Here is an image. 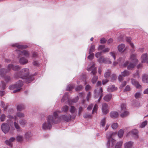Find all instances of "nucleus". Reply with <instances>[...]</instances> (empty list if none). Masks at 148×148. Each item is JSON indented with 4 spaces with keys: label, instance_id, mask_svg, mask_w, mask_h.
<instances>
[{
    "label": "nucleus",
    "instance_id": "2f4dec72",
    "mask_svg": "<svg viewBox=\"0 0 148 148\" xmlns=\"http://www.w3.org/2000/svg\"><path fill=\"white\" fill-rule=\"evenodd\" d=\"M111 74V71L109 70H107L104 73V77L106 78H108Z\"/></svg>",
    "mask_w": 148,
    "mask_h": 148
},
{
    "label": "nucleus",
    "instance_id": "9b49d317",
    "mask_svg": "<svg viewBox=\"0 0 148 148\" xmlns=\"http://www.w3.org/2000/svg\"><path fill=\"white\" fill-rule=\"evenodd\" d=\"M116 140L113 138H110L107 141V147L108 148L112 147L115 144Z\"/></svg>",
    "mask_w": 148,
    "mask_h": 148
},
{
    "label": "nucleus",
    "instance_id": "f257e3e1",
    "mask_svg": "<svg viewBox=\"0 0 148 148\" xmlns=\"http://www.w3.org/2000/svg\"><path fill=\"white\" fill-rule=\"evenodd\" d=\"M58 111L53 112V115H49L47 118V121L44 122L42 125V128L43 130H50L51 128L52 124L58 123V119L56 118Z\"/></svg>",
    "mask_w": 148,
    "mask_h": 148
},
{
    "label": "nucleus",
    "instance_id": "a18cd8bd",
    "mask_svg": "<svg viewBox=\"0 0 148 148\" xmlns=\"http://www.w3.org/2000/svg\"><path fill=\"white\" fill-rule=\"evenodd\" d=\"M11 79V77L9 76L6 75L4 77V80L7 82H9Z\"/></svg>",
    "mask_w": 148,
    "mask_h": 148
},
{
    "label": "nucleus",
    "instance_id": "6e6552de",
    "mask_svg": "<svg viewBox=\"0 0 148 148\" xmlns=\"http://www.w3.org/2000/svg\"><path fill=\"white\" fill-rule=\"evenodd\" d=\"M8 68L9 69L10 71L11 70L14 71H18L21 69V67L18 65H14L13 64H10L8 66Z\"/></svg>",
    "mask_w": 148,
    "mask_h": 148
},
{
    "label": "nucleus",
    "instance_id": "cd10ccee",
    "mask_svg": "<svg viewBox=\"0 0 148 148\" xmlns=\"http://www.w3.org/2000/svg\"><path fill=\"white\" fill-rule=\"evenodd\" d=\"M132 145V143L131 141H129L126 143L124 144L125 148H131Z\"/></svg>",
    "mask_w": 148,
    "mask_h": 148
},
{
    "label": "nucleus",
    "instance_id": "4d7b16f0",
    "mask_svg": "<svg viewBox=\"0 0 148 148\" xmlns=\"http://www.w3.org/2000/svg\"><path fill=\"white\" fill-rule=\"evenodd\" d=\"M141 95V93L140 92H136L135 94V97L137 99L139 98Z\"/></svg>",
    "mask_w": 148,
    "mask_h": 148
},
{
    "label": "nucleus",
    "instance_id": "7c9ffc66",
    "mask_svg": "<svg viewBox=\"0 0 148 148\" xmlns=\"http://www.w3.org/2000/svg\"><path fill=\"white\" fill-rule=\"evenodd\" d=\"M106 117L103 118L101 120L100 123L101 127H104L105 126L106 123Z\"/></svg>",
    "mask_w": 148,
    "mask_h": 148
},
{
    "label": "nucleus",
    "instance_id": "774afa93",
    "mask_svg": "<svg viewBox=\"0 0 148 148\" xmlns=\"http://www.w3.org/2000/svg\"><path fill=\"white\" fill-rule=\"evenodd\" d=\"M23 106L21 105H18L17 106V110L18 111H21L23 109Z\"/></svg>",
    "mask_w": 148,
    "mask_h": 148
},
{
    "label": "nucleus",
    "instance_id": "72a5a7b5",
    "mask_svg": "<svg viewBox=\"0 0 148 148\" xmlns=\"http://www.w3.org/2000/svg\"><path fill=\"white\" fill-rule=\"evenodd\" d=\"M126 41L130 44L131 47L133 48H134V46L133 44L131 42L130 37H126Z\"/></svg>",
    "mask_w": 148,
    "mask_h": 148
},
{
    "label": "nucleus",
    "instance_id": "c756f323",
    "mask_svg": "<svg viewBox=\"0 0 148 148\" xmlns=\"http://www.w3.org/2000/svg\"><path fill=\"white\" fill-rule=\"evenodd\" d=\"M27 60L24 58H22L19 60V62L21 64H24L27 63Z\"/></svg>",
    "mask_w": 148,
    "mask_h": 148
},
{
    "label": "nucleus",
    "instance_id": "bb28decb",
    "mask_svg": "<svg viewBox=\"0 0 148 148\" xmlns=\"http://www.w3.org/2000/svg\"><path fill=\"white\" fill-rule=\"evenodd\" d=\"M142 80L144 83H148V75L147 74H144L143 75Z\"/></svg>",
    "mask_w": 148,
    "mask_h": 148
},
{
    "label": "nucleus",
    "instance_id": "680f3d73",
    "mask_svg": "<svg viewBox=\"0 0 148 148\" xmlns=\"http://www.w3.org/2000/svg\"><path fill=\"white\" fill-rule=\"evenodd\" d=\"M102 53V52H97L95 55V56L96 58H98V59H99V58L101 56V53Z\"/></svg>",
    "mask_w": 148,
    "mask_h": 148
},
{
    "label": "nucleus",
    "instance_id": "37998d69",
    "mask_svg": "<svg viewBox=\"0 0 148 148\" xmlns=\"http://www.w3.org/2000/svg\"><path fill=\"white\" fill-rule=\"evenodd\" d=\"M113 133L112 132H108L106 134L108 140L110 138H111Z\"/></svg>",
    "mask_w": 148,
    "mask_h": 148
},
{
    "label": "nucleus",
    "instance_id": "13d9d810",
    "mask_svg": "<svg viewBox=\"0 0 148 148\" xmlns=\"http://www.w3.org/2000/svg\"><path fill=\"white\" fill-rule=\"evenodd\" d=\"M5 115L4 114H2L0 117L1 121V122L4 121L5 119Z\"/></svg>",
    "mask_w": 148,
    "mask_h": 148
},
{
    "label": "nucleus",
    "instance_id": "aec40b11",
    "mask_svg": "<svg viewBox=\"0 0 148 148\" xmlns=\"http://www.w3.org/2000/svg\"><path fill=\"white\" fill-rule=\"evenodd\" d=\"M110 115L112 118H114L118 116L119 114L117 112L113 111L110 113Z\"/></svg>",
    "mask_w": 148,
    "mask_h": 148
},
{
    "label": "nucleus",
    "instance_id": "a19ab883",
    "mask_svg": "<svg viewBox=\"0 0 148 148\" xmlns=\"http://www.w3.org/2000/svg\"><path fill=\"white\" fill-rule=\"evenodd\" d=\"M128 112L127 111H124V112L122 113L120 116L121 117L123 118L126 116L128 115Z\"/></svg>",
    "mask_w": 148,
    "mask_h": 148
},
{
    "label": "nucleus",
    "instance_id": "58836bf2",
    "mask_svg": "<svg viewBox=\"0 0 148 148\" xmlns=\"http://www.w3.org/2000/svg\"><path fill=\"white\" fill-rule=\"evenodd\" d=\"M27 121L24 119L21 120L19 121V123L21 126L24 127L26 124Z\"/></svg>",
    "mask_w": 148,
    "mask_h": 148
},
{
    "label": "nucleus",
    "instance_id": "c85d7f7f",
    "mask_svg": "<svg viewBox=\"0 0 148 148\" xmlns=\"http://www.w3.org/2000/svg\"><path fill=\"white\" fill-rule=\"evenodd\" d=\"M69 93L68 92L65 93L61 101L62 102H64L65 100H67L68 99Z\"/></svg>",
    "mask_w": 148,
    "mask_h": 148
},
{
    "label": "nucleus",
    "instance_id": "c9c22d12",
    "mask_svg": "<svg viewBox=\"0 0 148 148\" xmlns=\"http://www.w3.org/2000/svg\"><path fill=\"white\" fill-rule=\"evenodd\" d=\"M130 74L129 71L126 70L121 72V75L123 77L128 76L130 75Z\"/></svg>",
    "mask_w": 148,
    "mask_h": 148
},
{
    "label": "nucleus",
    "instance_id": "6ab92c4d",
    "mask_svg": "<svg viewBox=\"0 0 148 148\" xmlns=\"http://www.w3.org/2000/svg\"><path fill=\"white\" fill-rule=\"evenodd\" d=\"M136 55L135 54H132L131 55L130 59L134 63H137L138 62V60L136 58Z\"/></svg>",
    "mask_w": 148,
    "mask_h": 148
},
{
    "label": "nucleus",
    "instance_id": "1a4fd4ad",
    "mask_svg": "<svg viewBox=\"0 0 148 148\" xmlns=\"http://www.w3.org/2000/svg\"><path fill=\"white\" fill-rule=\"evenodd\" d=\"M92 65L90 67H88L87 70L88 71H91L93 75H95L97 73V69L95 67V65L94 62H92Z\"/></svg>",
    "mask_w": 148,
    "mask_h": 148
},
{
    "label": "nucleus",
    "instance_id": "603ef678",
    "mask_svg": "<svg viewBox=\"0 0 148 148\" xmlns=\"http://www.w3.org/2000/svg\"><path fill=\"white\" fill-rule=\"evenodd\" d=\"M118 126V124L116 123H112V125L111 127L113 129H115Z\"/></svg>",
    "mask_w": 148,
    "mask_h": 148
},
{
    "label": "nucleus",
    "instance_id": "ddd939ff",
    "mask_svg": "<svg viewBox=\"0 0 148 148\" xmlns=\"http://www.w3.org/2000/svg\"><path fill=\"white\" fill-rule=\"evenodd\" d=\"M69 111L72 114V119H75L76 115V109L75 107L73 106H71Z\"/></svg>",
    "mask_w": 148,
    "mask_h": 148
},
{
    "label": "nucleus",
    "instance_id": "8fccbe9b",
    "mask_svg": "<svg viewBox=\"0 0 148 148\" xmlns=\"http://www.w3.org/2000/svg\"><path fill=\"white\" fill-rule=\"evenodd\" d=\"M98 109V106L97 104H96L92 110V114H93L94 112H96Z\"/></svg>",
    "mask_w": 148,
    "mask_h": 148
},
{
    "label": "nucleus",
    "instance_id": "423d86ee",
    "mask_svg": "<svg viewBox=\"0 0 148 148\" xmlns=\"http://www.w3.org/2000/svg\"><path fill=\"white\" fill-rule=\"evenodd\" d=\"M98 62L100 63H104L105 64H110L112 62L110 59L108 58H104L103 56L99 57L98 60Z\"/></svg>",
    "mask_w": 148,
    "mask_h": 148
},
{
    "label": "nucleus",
    "instance_id": "412c9836",
    "mask_svg": "<svg viewBox=\"0 0 148 148\" xmlns=\"http://www.w3.org/2000/svg\"><path fill=\"white\" fill-rule=\"evenodd\" d=\"M116 89V88L114 86L111 85L108 87L107 90L108 92H110L114 91Z\"/></svg>",
    "mask_w": 148,
    "mask_h": 148
},
{
    "label": "nucleus",
    "instance_id": "7ed1b4c3",
    "mask_svg": "<svg viewBox=\"0 0 148 148\" xmlns=\"http://www.w3.org/2000/svg\"><path fill=\"white\" fill-rule=\"evenodd\" d=\"M23 85V84L22 81L21 80H19L18 81L16 84L10 86L9 88L10 90L16 88V89L14 90L13 91V93H15L20 91L21 89V87Z\"/></svg>",
    "mask_w": 148,
    "mask_h": 148
},
{
    "label": "nucleus",
    "instance_id": "6e6d98bb",
    "mask_svg": "<svg viewBox=\"0 0 148 148\" xmlns=\"http://www.w3.org/2000/svg\"><path fill=\"white\" fill-rule=\"evenodd\" d=\"M16 116L20 118H22L24 117V115L23 114L20 112H18L16 113Z\"/></svg>",
    "mask_w": 148,
    "mask_h": 148
},
{
    "label": "nucleus",
    "instance_id": "338daca9",
    "mask_svg": "<svg viewBox=\"0 0 148 148\" xmlns=\"http://www.w3.org/2000/svg\"><path fill=\"white\" fill-rule=\"evenodd\" d=\"M105 47L104 45H100L99 46L98 50L99 51L102 50Z\"/></svg>",
    "mask_w": 148,
    "mask_h": 148
},
{
    "label": "nucleus",
    "instance_id": "ea45409f",
    "mask_svg": "<svg viewBox=\"0 0 148 148\" xmlns=\"http://www.w3.org/2000/svg\"><path fill=\"white\" fill-rule=\"evenodd\" d=\"M74 86L73 84L69 85L67 86L66 90L70 91L74 88Z\"/></svg>",
    "mask_w": 148,
    "mask_h": 148
},
{
    "label": "nucleus",
    "instance_id": "bf43d9fd",
    "mask_svg": "<svg viewBox=\"0 0 148 148\" xmlns=\"http://www.w3.org/2000/svg\"><path fill=\"white\" fill-rule=\"evenodd\" d=\"M83 88V86L82 85H79L77 86L75 88V90L77 91L81 90Z\"/></svg>",
    "mask_w": 148,
    "mask_h": 148
},
{
    "label": "nucleus",
    "instance_id": "a211bd4d",
    "mask_svg": "<svg viewBox=\"0 0 148 148\" xmlns=\"http://www.w3.org/2000/svg\"><path fill=\"white\" fill-rule=\"evenodd\" d=\"M13 47H17L19 49H23L27 48V46L20 45L18 43L14 44L12 45Z\"/></svg>",
    "mask_w": 148,
    "mask_h": 148
},
{
    "label": "nucleus",
    "instance_id": "473e14b6",
    "mask_svg": "<svg viewBox=\"0 0 148 148\" xmlns=\"http://www.w3.org/2000/svg\"><path fill=\"white\" fill-rule=\"evenodd\" d=\"M16 138L17 141L21 142L23 140V136L22 135H18L17 136Z\"/></svg>",
    "mask_w": 148,
    "mask_h": 148
},
{
    "label": "nucleus",
    "instance_id": "49530a36",
    "mask_svg": "<svg viewBox=\"0 0 148 148\" xmlns=\"http://www.w3.org/2000/svg\"><path fill=\"white\" fill-rule=\"evenodd\" d=\"M125 60V57H123L120 58L118 60V61L117 63H120L121 64L122 63H123Z\"/></svg>",
    "mask_w": 148,
    "mask_h": 148
},
{
    "label": "nucleus",
    "instance_id": "864d4df0",
    "mask_svg": "<svg viewBox=\"0 0 148 148\" xmlns=\"http://www.w3.org/2000/svg\"><path fill=\"white\" fill-rule=\"evenodd\" d=\"M98 79V76H94L92 80V83L94 84L96 82Z\"/></svg>",
    "mask_w": 148,
    "mask_h": 148
},
{
    "label": "nucleus",
    "instance_id": "9d476101",
    "mask_svg": "<svg viewBox=\"0 0 148 148\" xmlns=\"http://www.w3.org/2000/svg\"><path fill=\"white\" fill-rule=\"evenodd\" d=\"M138 131L136 129H134L132 130L131 132H129L127 133V136H129L130 135L134 137L135 138L138 137Z\"/></svg>",
    "mask_w": 148,
    "mask_h": 148
},
{
    "label": "nucleus",
    "instance_id": "3c124183",
    "mask_svg": "<svg viewBox=\"0 0 148 148\" xmlns=\"http://www.w3.org/2000/svg\"><path fill=\"white\" fill-rule=\"evenodd\" d=\"M92 117L91 115L88 113H85L83 115V117L84 118H91Z\"/></svg>",
    "mask_w": 148,
    "mask_h": 148
},
{
    "label": "nucleus",
    "instance_id": "e433bc0d",
    "mask_svg": "<svg viewBox=\"0 0 148 148\" xmlns=\"http://www.w3.org/2000/svg\"><path fill=\"white\" fill-rule=\"evenodd\" d=\"M123 143V142L122 141L118 142L116 144L115 148H121Z\"/></svg>",
    "mask_w": 148,
    "mask_h": 148
},
{
    "label": "nucleus",
    "instance_id": "0eeeda50",
    "mask_svg": "<svg viewBox=\"0 0 148 148\" xmlns=\"http://www.w3.org/2000/svg\"><path fill=\"white\" fill-rule=\"evenodd\" d=\"M1 128L2 131L5 134L8 133L10 130V127L8 124L4 123L1 126Z\"/></svg>",
    "mask_w": 148,
    "mask_h": 148
},
{
    "label": "nucleus",
    "instance_id": "de8ad7c7",
    "mask_svg": "<svg viewBox=\"0 0 148 148\" xmlns=\"http://www.w3.org/2000/svg\"><path fill=\"white\" fill-rule=\"evenodd\" d=\"M95 49V47L94 45H92L89 51V54H90L94 52Z\"/></svg>",
    "mask_w": 148,
    "mask_h": 148
},
{
    "label": "nucleus",
    "instance_id": "39448f33",
    "mask_svg": "<svg viewBox=\"0 0 148 148\" xmlns=\"http://www.w3.org/2000/svg\"><path fill=\"white\" fill-rule=\"evenodd\" d=\"M102 92V88L101 87H97V88L94 90V96L95 98H97L99 96H100V97L98 100L99 102L100 101L101 97L103 96Z\"/></svg>",
    "mask_w": 148,
    "mask_h": 148
},
{
    "label": "nucleus",
    "instance_id": "4be33fe9",
    "mask_svg": "<svg viewBox=\"0 0 148 148\" xmlns=\"http://www.w3.org/2000/svg\"><path fill=\"white\" fill-rule=\"evenodd\" d=\"M125 45L123 44H121L119 45L118 47V49L120 52H123L125 49Z\"/></svg>",
    "mask_w": 148,
    "mask_h": 148
},
{
    "label": "nucleus",
    "instance_id": "5701e85b",
    "mask_svg": "<svg viewBox=\"0 0 148 148\" xmlns=\"http://www.w3.org/2000/svg\"><path fill=\"white\" fill-rule=\"evenodd\" d=\"M112 97V94H108L104 97L103 99L106 101H108L111 99Z\"/></svg>",
    "mask_w": 148,
    "mask_h": 148
},
{
    "label": "nucleus",
    "instance_id": "5fc2aeb1",
    "mask_svg": "<svg viewBox=\"0 0 148 148\" xmlns=\"http://www.w3.org/2000/svg\"><path fill=\"white\" fill-rule=\"evenodd\" d=\"M147 124V121H146L143 122L140 126V127L141 128H143L145 127Z\"/></svg>",
    "mask_w": 148,
    "mask_h": 148
},
{
    "label": "nucleus",
    "instance_id": "79ce46f5",
    "mask_svg": "<svg viewBox=\"0 0 148 148\" xmlns=\"http://www.w3.org/2000/svg\"><path fill=\"white\" fill-rule=\"evenodd\" d=\"M1 106L4 109V110L5 111L7 108V106L5 105L3 101H1Z\"/></svg>",
    "mask_w": 148,
    "mask_h": 148
},
{
    "label": "nucleus",
    "instance_id": "f8f14e48",
    "mask_svg": "<svg viewBox=\"0 0 148 148\" xmlns=\"http://www.w3.org/2000/svg\"><path fill=\"white\" fill-rule=\"evenodd\" d=\"M101 110L103 114H105L108 113L109 112L108 105L106 103L103 104Z\"/></svg>",
    "mask_w": 148,
    "mask_h": 148
},
{
    "label": "nucleus",
    "instance_id": "e2e57ef3",
    "mask_svg": "<svg viewBox=\"0 0 148 148\" xmlns=\"http://www.w3.org/2000/svg\"><path fill=\"white\" fill-rule=\"evenodd\" d=\"M91 92H88L86 96V99L87 101H89V99L91 98Z\"/></svg>",
    "mask_w": 148,
    "mask_h": 148
},
{
    "label": "nucleus",
    "instance_id": "2eb2a0df",
    "mask_svg": "<svg viewBox=\"0 0 148 148\" xmlns=\"http://www.w3.org/2000/svg\"><path fill=\"white\" fill-rule=\"evenodd\" d=\"M15 51L19 56L22 55L26 56L28 54V51L26 50H23L21 51L20 50H16Z\"/></svg>",
    "mask_w": 148,
    "mask_h": 148
},
{
    "label": "nucleus",
    "instance_id": "f704fd0d",
    "mask_svg": "<svg viewBox=\"0 0 148 148\" xmlns=\"http://www.w3.org/2000/svg\"><path fill=\"white\" fill-rule=\"evenodd\" d=\"M62 111L64 112H66L69 110V107L66 105L64 106L61 109Z\"/></svg>",
    "mask_w": 148,
    "mask_h": 148
},
{
    "label": "nucleus",
    "instance_id": "c03bdc74",
    "mask_svg": "<svg viewBox=\"0 0 148 148\" xmlns=\"http://www.w3.org/2000/svg\"><path fill=\"white\" fill-rule=\"evenodd\" d=\"M34 78L33 76L32 75H29L28 74V83L31 82L34 80Z\"/></svg>",
    "mask_w": 148,
    "mask_h": 148
},
{
    "label": "nucleus",
    "instance_id": "20e7f679",
    "mask_svg": "<svg viewBox=\"0 0 148 148\" xmlns=\"http://www.w3.org/2000/svg\"><path fill=\"white\" fill-rule=\"evenodd\" d=\"M57 115L56 116V118L58 119V123L60 121H65L66 122H69L72 119V116L70 114L67 115L65 114L61 115L59 117H58V113H60L61 112L60 111H58Z\"/></svg>",
    "mask_w": 148,
    "mask_h": 148
},
{
    "label": "nucleus",
    "instance_id": "393cba45",
    "mask_svg": "<svg viewBox=\"0 0 148 148\" xmlns=\"http://www.w3.org/2000/svg\"><path fill=\"white\" fill-rule=\"evenodd\" d=\"M136 63H130L127 66V69L129 70H132L134 68Z\"/></svg>",
    "mask_w": 148,
    "mask_h": 148
},
{
    "label": "nucleus",
    "instance_id": "dca6fc26",
    "mask_svg": "<svg viewBox=\"0 0 148 148\" xmlns=\"http://www.w3.org/2000/svg\"><path fill=\"white\" fill-rule=\"evenodd\" d=\"M15 138L14 137H11L8 140H6L5 141V143L12 147V142L14 140Z\"/></svg>",
    "mask_w": 148,
    "mask_h": 148
},
{
    "label": "nucleus",
    "instance_id": "b1692460",
    "mask_svg": "<svg viewBox=\"0 0 148 148\" xmlns=\"http://www.w3.org/2000/svg\"><path fill=\"white\" fill-rule=\"evenodd\" d=\"M147 53L143 54L141 57V62L142 63L146 62L147 60Z\"/></svg>",
    "mask_w": 148,
    "mask_h": 148
},
{
    "label": "nucleus",
    "instance_id": "69168bd1",
    "mask_svg": "<svg viewBox=\"0 0 148 148\" xmlns=\"http://www.w3.org/2000/svg\"><path fill=\"white\" fill-rule=\"evenodd\" d=\"M33 65L36 67H38L39 66V64L38 61H34L33 63Z\"/></svg>",
    "mask_w": 148,
    "mask_h": 148
},
{
    "label": "nucleus",
    "instance_id": "f03ea898",
    "mask_svg": "<svg viewBox=\"0 0 148 148\" xmlns=\"http://www.w3.org/2000/svg\"><path fill=\"white\" fill-rule=\"evenodd\" d=\"M14 77L16 79L21 78L23 79H25L26 82H27L28 69L24 68L19 72H16L14 74Z\"/></svg>",
    "mask_w": 148,
    "mask_h": 148
},
{
    "label": "nucleus",
    "instance_id": "052dcab7",
    "mask_svg": "<svg viewBox=\"0 0 148 148\" xmlns=\"http://www.w3.org/2000/svg\"><path fill=\"white\" fill-rule=\"evenodd\" d=\"M121 111H124L126 109V106L124 104H122L121 105Z\"/></svg>",
    "mask_w": 148,
    "mask_h": 148
},
{
    "label": "nucleus",
    "instance_id": "0e129e2a",
    "mask_svg": "<svg viewBox=\"0 0 148 148\" xmlns=\"http://www.w3.org/2000/svg\"><path fill=\"white\" fill-rule=\"evenodd\" d=\"M90 55L88 57V58L89 60L92 59L94 56V54L93 53L90 54Z\"/></svg>",
    "mask_w": 148,
    "mask_h": 148
},
{
    "label": "nucleus",
    "instance_id": "4468645a",
    "mask_svg": "<svg viewBox=\"0 0 148 148\" xmlns=\"http://www.w3.org/2000/svg\"><path fill=\"white\" fill-rule=\"evenodd\" d=\"M131 83L135 86L137 88H141V86L139 84V82L135 79L132 78L131 79Z\"/></svg>",
    "mask_w": 148,
    "mask_h": 148
},
{
    "label": "nucleus",
    "instance_id": "4c0bfd02",
    "mask_svg": "<svg viewBox=\"0 0 148 148\" xmlns=\"http://www.w3.org/2000/svg\"><path fill=\"white\" fill-rule=\"evenodd\" d=\"M124 133V131L122 129H121L118 132V135L120 138H121L123 135Z\"/></svg>",
    "mask_w": 148,
    "mask_h": 148
},
{
    "label": "nucleus",
    "instance_id": "f3484780",
    "mask_svg": "<svg viewBox=\"0 0 148 148\" xmlns=\"http://www.w3.org/2000/svg\"><path fill=\"white\" fill-rule=\"evenodd\" d=\"M9 72V70L8 68L7 69L4 68L1 69L0 70V75L1 77H3L5 75Z\"/></svg>",
    "mask_w": 148,
    "mask_h": 148
},
{
    "label": "nucleus",
    "instance_id": "a878e982",
    "mask_svg": "<svg viewBox=\"0 0 148 148\" xmlns=\"http://www.w3.org/2000/svg\"><path fill=\"white\" fill-rule=\"evenodd\" d=\"M14 127L16 129L17 131L20 132L21 131V129L19 125L17 123H16V122H14Z\"/></svg>",
    "mask_w": 148,
    "mask_h": 148
},
{
    "label": "nucleus",
    "instance_id": "09e8293b",
    "mask_svg": "<svg viewBox=\"0 0 148 148\" xmlns=\"http://www.w3.org/2000/svg\"><path fill=\"white\" fill-rule=\"evenodd\" d=\"M133 76L134 78H139L140 77V75L138 71H136L135 74L133 75Z\"/></svg>",
    "mask_w": 148,
    "mask_h": 148
}]
</instances>
